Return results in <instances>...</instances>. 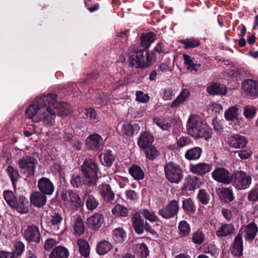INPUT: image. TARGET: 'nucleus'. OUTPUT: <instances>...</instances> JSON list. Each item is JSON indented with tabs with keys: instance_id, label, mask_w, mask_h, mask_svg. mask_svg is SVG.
I'll list each match as a JSON object with an SVG mask.
<instances>
[{
	"instance_id": "nucleus-1",
	"label": "nucleus",
	"mask_w": 258,
	"mask_h": 258,
	"mask_svg": "<svg viewBox=\"0 0 258 258\" xmlns=\"http://www.w3.org/2000/svg\"><path fill=\"white\" fill-rule=\"evenodd\" d=\"M56 97L52 93L37 96L26 110V117L35 122L42 121L45 125H53L56 115L65 117L71 112L70 105L58 102Z\"/></svg>"
},
{
	"instance_id": "nucleus-2",
	"label": "nucleus",
	"mask_w": 258,
	"mask_h": 258,
	"mask_svg": "<svg viewBox=\"0 0 258 258\" xmlns=\"http://www.w3.org/2000/svg\"><path fill=\"white\" fill-rule=\"evenodd\" d=\"M136 45H132L128 49L130 65L136 69H145L149 67L156 60L154 52L144 49H137Z\"/></svg>"
},
{
	"instance_id": "nucleus-3",
	"label": "nucleus",
	"mask_w": 258,
	"mask_h": 258,
	"mask_svg": "<svg viewBox=\"0 0 258 258\" xmlns=\"http://www.w3.org/2000/svg\"><path fill=\"white\" fill-rule=\"evenodd\" d=\"M186 130L189 135L196 139L204 138L208 140L212 137V129L197 115L189 116L186 123Z\"/></svg>"
},
{
	"instance_id": "nucleus-4",
	"label": "nucleus",
	"mask_w": 258,
	"mask_h": 258,
	"mask_svg": "<svg viewBox=\"0 0 258 258\" xmlns=\"http://www.w3.org/2000/svg\"><path fill=\"white\" fill-rule=\"evenodd\" d=\"M98 167L97 163L93 160H86L81 167L82 173L86 179L87 185L92 186L95 185L97 179Z\"/></svg>"
},
{
	"instance_id": "nucleus-5",
	"label": "nucleus",
	"mask_w": 258,
	"mask_h": 258,
	"mask_svg": "<svg viewBox=\"0 0 258 258\" xmlns=\"http://www.w3.org/2000/svg\"><path fill=\"white\" fill-rule=\"evenodd\" d=\"M164 171L166 178L173 183H179L183 177L182 171L179 165L169 162L164 165Z\"/></svg>"
},
{
	"instance_id": "nucleus-6",
	"label": "nucleus",
	"mask_w": 258,
	"mask_h": 258,
	"mask_svg": "<svg viewBox=\"0 0 258 258\" xmlns=\"http://www.w3.org/2000/svg\"><path fill=\"white\" fill-rule=\"evenodd\" d=\"M18 164L21 171L26 174L27 176L34 175L35 172V165L38 163L37 160L33 156L26 155L20 158Z\"/></svg>"
},
{
	"instance_id": "nucleus-7",
	"label": "nucleus",
	"mask_w": 258,
	"mask_h": 258,
	"mask_svg": "<svg viewBox=\"0 0 258 258\" xmlns=\"http://www.w3.org/2000/svg\"><path fill=\"white\" fill-rule=\"evenodd\" d=\"M233 178V186L238 190L245 189L248 188L252 180L249 174L243 171H238L235 172Z\"/></svg>"
},
{
	"instance_id": "nucleus-8",
	"label": "nucleus",
	"mask_w": 258,
	"mask_h": 258,
	"mask_svg": "<svg viewBox=\"0 0 258 258\" xmlns=\"http://www.w3.org/2000/svg\"><path fill=\"white\" fill-rule=\"evenodd\" d=\"M212 177L216 181L225 184L230 183L233 179L232 174L223 167H217L212 172Z\"/></svg>"
},
{
	"instance_id": "nucleus-9",
	"label": "nucleus",
	"mask_w": 258,
	"mask_h": 258,
	"mask_svg": "<svg viewBox=\"0 0 258 258\" xmlns=\"http://www.w3.org/2000/svg\"><path fill=\"white\" fill-rule=\"evenodd\" d=\"M179 210L178 202L173 200L170 201L165 207L160 209L158 214L165 219H169L176 215Z\"/></svg>"
},
{
	"instance_id": "nucleus-10",
	"label": "nucleus",
	"mask_w": 258,
	"mask_h": 258,
	"mask_svg": "<svg viewBox=\"0 0 258 258\" xmlns=\"http://www.w3.org/2000/svg\"><path fill=\"white\" fill-rule=\"evenodd\" d=\"M24 235L26 239L29 242L38 243L41 240L39 228L33 225L27 226L24 231Z\"/></svg>"
},
{
	"instance_id": "nucleus-11",
	"label": "nucleus",
	"mask_w": 258,
	"mask_h": 258,
	"mask_svg": "<svg viewBox=\"0 0 258 258\" xmlns=\"http://www.w3.org/2000/svg\"><path fill=\"white\" fill-rule=\"evenodd\" d=\"M62 199L66 202V204L70 206L71 209L75 210L78 209L81 202V199L78 195L72 190H69L63 194Z\"/></svg>"
},
{
	"instance_id": "nucleus-12",
	"label": "nucleus",
	"mask_w": 258,
	"mask_h": 258,
	"mask_svg": "<svg viewBox=\"0 0 258 258\" xmlns=\"http://www.w3.org/2000/svg\"><path fill=\"white\" fill-rule=\"evenodd\" d=\"M243 91L253 97H258V82L252 79L245 80L242 83Z\"/></svg>"
},
{
	"instance_id": "nucleus-13",
	"label": "nucleus",
	"mask_w": 258,
	"mask_h": 258,
	"mask_svg": "<svg viewBox=\"0 0 258 258\" xmlns=\"http://www.w3.org/2000/svg\"><path fill=\"white\" fill-rule=\"evenodd\" d=\"M38 187L41 192L46 196H51L54 190L52 182L48 178L42 177L38 180Z\"/></svg>"
},
{
	"instance_id": "nucleus-14",
	"label": "nucleus",
	"mask_w": 258,
	"mask_h": 258,
	"mask_svg": "<svg viewBox=\"0 0 258 258\" xmlns=\"http://www.w3.org/2000/svg\"><path fill=\"white\" fill-rule=\"evenodd\" d=\"M86 142L88 147L92 150L100 149L104 144L103 138L98 134L90 135L87 138Z\"/></svg>"
},
{
	"instance_id": "nucleus-15",
	"label": "nucleus",
	"mask_w": 258,
	"mask_h": 258,
	"mask_svg": "<svg viewBox=\"0 0 258 258\" xmlns=\"http://www.w3.org/2000/svg\"><path fill=\"white\" fill-rule=\"evenodd\" d=\"M247 143L246 138L238 134L230 136L228 139V144L231 147L234 148H243L246 146Z\"/></svg>"
},
{
	"instance_id": "nucleus-16",
	"label": "nucleus",
	"mask_w": 258,
	"mask_h": 258,
	"mask_svg": "<svg viewBox=\"0 0 258 258\" xmlns=\"http://www.w3.org/2000/svg\"><path fill=\"white\" fill-rule=\"evenodd\" d=\"M98 192L105 201L111 203L114 199V194L109 184H102L98 186Z\"/></svg>"
},
{
	"instance_id": "nucleus-17",
	"label": "nucleus",
	"mask_w": 258,
	"mask_h": 258,
	"mask_svg": "<svg viewBox=\"0 0 258 258\" xmlns=\"http://www.w3.org/2000/svg\"><path fill=\"white\" fill-rule=\"evenodd\" d=\"M242 231L240 230L235 237L234 243L231 249L232 254L235 256H240L243 252Z\"/></svg>"
},
{
	"instance_id": "nucleus-18",
	"label": "nucleus",
	"mask_w": 258,
	"mask_h": 258,
	"mask_svg": "<svg viewBox=\"0 0 258 258\" xmlns=\"http://www.w3.org/2000/svg\"><path fill=\"white\" fill-rule=\"evenodd\" d=\"M103 221V215L99 213H95L88 218L87 224L89 228L96 230L101 226Z\"/></svg>"
},
{
	"instance_id": "nucleus-19",
	"label": "nucleus",
	"mask_w": 258,
	"mask_h": 258,
	"mask_svg": "<svg viewBox=\"0 0 258 258\" xmlns=\"http://www.w3.org/2000/svg\"><path fill=\"white\" fill-rule=\"evenodd\" d=\"M46 195L40 191H34L31 195L30 202L35 207H42L46 204Z\"/></svg>"
},
{
	"instance_id": "nucleus-20",
	"label": "nucleus",
	"mask_w": 258,
	"mask_h": 258,
	"mask_svg": "<svg viewBox=\"0 0 258 258\" xmlns=\"http://www.w3.org/2000/svg\"><path fill=\"white\" fill-rule=\"evenodd\" d=\"M29 202L24 196H20L15 202V205L12 208L16 209L18 212L21 214L27 213L29 211Z\"/></svg>"
},
{
	"instance_id": "nucleus-21",
	"label": "nucleus",
	"mask_w": 258,
	"mask_h": 258,
	"mask_svg": "<svg viewBox=\"0 0 258 258\" xmlns=\"http://www.w3.org/2000/svg\"><path fill=\"white\" fill-rule=\"evenodd\" d=\"M153 141V136L149 132H145L141 134L138 141V144L140 148L145 149L151 146Z\"/></svg>"
},
{
	"instance_id": "nucleus-22",
	"label": "nucleus",
	"mask_w": 258,
	"mask_h": 258,
	"mask_svg": "<svg viewBox=\"0 0 258 258\" xmlns=\"http://www.w3.org/2000/svg\"><path fill=\"white\" fill-rule=\"evenodd\" d=\"M212 165L206 163H199L190 166V171L195 174L203 175L210 172L212 169Z\"/></svg>"
},
{
	"instance_id": "nucleus-23",
	"label": "nucleus",
	"mask_w": 258,
	"mask_h": 258,
	"mask_svg": "<svg viewBox=\"0 0 258 258\" xmlns=\"http://www.w3.org/2000/svg\"><path fill=\"white\" fill-rule=\"evenodd\" d=\"M242 230V229H241ZM242 233L244 232V237L246 240L252 241L255 238L257 232L258 228L255 224L253 223H250L246 225L244 229L242 231Z\"/></svg>"
},
{
	"instance_id": "nucleus-24",
	"label": "nucleus",
	"mask_w": 258,
	"mask_h": 258,
	"mask_svg": "<svg viewBox=\"0 0 258 258\" xmlns=\"http://www.w3.org/2000/svg\"><path fill=\"white\" fill-rule=\"evenodd\" d=\"M132 221L136 232L139 234H142L144 232V223L140 214L136 213L133 215Z\"/></svg>"
},
{
	"instance_id": "nucleus-25",
	"label": "nucleus",
	"mask_w": 258,
	"mask_h": 258,
	"mask_svg": "<svg viewBox=\"0 0 258 258\" xmlns=\"http://www.w3.org/2000/svg\"><path fill=\"white\" fill-rule=\"evenodd\" d=\"M207 91L211 95H225L227 93V90L225 87L215 83L207 86Z\"/></svg>"
},
{
	"instance_id": "nucleus-26",
	"label": "nucleus",
	"mask_w": 258,
	"mask_h": 258,
	"mask_svg": "<svg viewBox=\"0 0 258 258\" xmlns=\"http://www.w3.org/2000/svg\"><path fill=\"white\" fill-rule=\"evenodd\" d=\"M234 230V228L232 224H224L218 228L216 234L219 237H226L231 235Z\"/></svg>"
},
{
	"instance_id": "nucleus-27",
	"label": "nucleus",
	"mask_w": 258,
	"mask_h": 258,
	"mask_svg": "<svg viewBox=\"0 0 258 258\" xmlns=\"http://www.w3.org/2000/svg\"><path fill=\"white\" fill-rule=\"evenodd\" d=\"M69 251L63 246H57L53 249L49 255V258H68Z\"/></svg>"
},
{
	"instance_id": "nucleus-28",
	"label": "nucleus",
	"mask_w": 258,
	"mask_h": 258,
	"mask_svg": "<svg viewBox=\"0 0 258 258\" xmlns=\"http://www.w3.org/2000/svg\"><path fill=\"white\" fill-rule=\"evenodd\" d=\"M202 151L201 148L196 147L187 150L185 153L184 156L188 160H196L200 158Z\"/></svg>"
},
{
	"instance_id": "nucleus-29",
	"label": "nucleus",
	"mask_w": 258,
	"mask_h": 258,
	"mask_svg": "<svg viewBox=\"0 0 258 258\" xmlns=\"http://www.w3.org/2000/svg\"><path fill=\"white\" fill-rule=\"evenodd\" d=\"M189 91L187 89L183 90L176 98L172 102L171 108H176L186 101L189 98Z\"/></svg>"
},
{
	"instance_id": "nucleus-30",
	"label": "nucleus",
	"mask_w": 258,
	"mask_h": 258,
	"mask_svg": "<svg viewBox=\"0 0 258 258\" xmlns=\"http://www.w3.org/2000/svg\"><path fill=\"white\" fill-rule=\"evenodd\" d=\"M100 160L103 165L105 166H111L114 160L115 157L111 151H106L99 155Z\"/></svg>"
},
{
	"instance_id": "nucleus-31",
	"label": "nucleus",
	"mask_w": 258,
	"mask_h": 258,
	"mask_svg": "<svg viewBox=\"0 0 258 258\" xmlns=\"http://www.w3.org/2000/svg\"><path fill=\"white\" fill-rule=\"evenodd\" d=\"M112 247L113 245L111 243L103 240L98 243L96 249L97 253L102 255L106 254Z\"/></svg>"
},
{
	"instance_id": "nucleus-32",
	"label": "nucleus",
	"mask_w": 258,
	"mask_h": 258,
	"mask_svg": "<svg viewBox=\"0 0 258 258\" xmlns=\"http://www.w3.org/2000/svg\"><path fill=\"white\" fill-rule=\"evenodd\" d=\"M156 39V35L153 32L142 35L141 38V45L145 48H148Z\"/></svg>"
},
{
	"instance_id": "nucleus-33",
	"label": "nucleus",
	"mask_w": 258,
	"mask_h": 258,
	"mask_svg": "<svg viewBox=\"0 0 258 258\" xmlns=\"http://www.w3.org/2000/svg\"><path fill=\"white\" fill-rule=\"evenodd\" d=\"M112 237L116 243H121L126 239V233L125 230L121 227L116 228L113 230Z\"/></svg>"
},
{
	"instance_id": "nucleus-34",
	"label": "nucleus",
	"mask_w": 258,
	"mask_h": 258,
	"mask_svg": "<svg viewBox=\"0 0 258 258\" xmlns=\"http://www.w3.org/2000/svg\"><path fill=\"white\" fill-rule=\"evenodd\" d=\"M111 212L116 217H126L129 214V210L122 205L117 204L112 209Z\"/></svg>"
},
{
	"instance_id": "nucleus-35",
	"label": "nucleus",
	"mask_w": 258,
	"mask_h": 258,
	"mask_svg": "<svg viewBox=\"0 0 258 258\" xmlns=\"http://www.w3.org/2000/svg\"><path fill=\"white\" fill-rule=\"evenodd\" d=\"M85 195V205L87 209L90 211H93L98 206L99 201L92 195H87L86 192Z\"/></svg>"
},
{
	"instance_id": "nucleus-36",
	"label": "nucleus",
	"mask_w": 258,
	"mask_h": 258,
	"mask_svg": "<svg viewBox=\"0 0 258 258\" xmlns=\"http://www.w3.org/2000/svg\"><path fill=\"white\" fill-rule=\"evenodd\" d=\"M129 173L136 180H142L145 176V173L142 169L137 165H132L130 167Z\"/></svg>"
},
{
	"instance_id": "nucleus-37",
	"label": "nucleus",
	"mask_w": 258,
	"mask_h": 258,
	"mask_svg": "<svg viewBox=\"0 0 258 258\" xmlns=\"http://www.w3.org/2000/svg\"><path fill=\"white\" fill-rule=\"evenodd\" d=\"M139 127L137 124H132L130 123L126 122L124 123L121 126V132L122 134L127 136H132L136 131H138Z\"/></svg>"
},
{
	"instance_id": "nucleus-38",
	"label": "nucleus",
	"mask_w": 258,
	"mask_h": 258,
	"mask_svg": "<svg viewBox=\"0 0 258 258\" xmlns=\"http://www.w3.org/2000/svg\"><path fill=\"white\" fill-rule=\"evenodd\" d=\"M77 244L79 247V251L81 254L85 257L89 256L90 254V246L88 242L82 238L77 241Z\"/></svg>"
},
{
	"instance_id": "nucleus-39",
	"label": "nucleus",
	"mask_w": 258,
	"mask_h": 258,
	"mask_svg": "<svg viewBox=\"0 0 258 258\" xmlns=\"http://www.w3.org/2000/svg\"><path fill=\"white\" fill-rule=\"evenodd\" d=\"M239 107L237 105L230 107L225 112L224 117L227 121H233L238 117Z\"/></svg>"
},
{
	"instance_id": "nucleus-40",
	"label": "nucleus",
	"mask_w": 258,
	"mask_h": 258,
	"mask_svg": "<svg viewBox=\"0 0 258 258\" xmlns=\"http://www.w3.org/2000/svg\"><path fill=\"white\" fill-rule=\"evenodd\" d=\"M74 230L75 234L81 236L85 232V225L80 216H77L74 224Z\"/></svg>"
},
{
	"instance_id": "nucleus-41",
	"label": "nucleus",
	"mask_w": 258,
	"mask_h": 258,
	"mask_svg": "<svg viewBox=\"0 0 258 258\" xmlns=\"http://www.w3.org/2000/svg\"><path fill=\"white\" fill-rule=\"evenodd\" d=\"M180 42L184 45V47L185 49L197 47L200 44L199 40L195 38L182 39L180 40Z\"/></svg>"
},
{
	"instance_id": "nucleus-42",
	"label": "nucleus",
	"mask_w": 258,
	"mask_h": 258,
	"mask_svg": "<svg viewBox=\"0 0 258 258\" xmlns=\"http://www.w3.org/2000/svg\"><path fill=\"white\" fill-rule=\"evenodd\" d=\"M62 220L61 215L58 213H53L50 216L49 223L51 224V228L55 230L59 229V225Z\"/></svg>"
},
{
	"instance_id": "nucleus-43",
	"label": "nucleus",
	"mask_w": 258,
	"mask_h": 258,
	"mask_svg": "<svg viewBox=\"0 0 258 258\" xmlns=\"http://www.w3.org/2000/svg\"><path fill=\"white\" fill-rule=\"evenodd\" d=\"M7 172L11 179L13 186H15L17 180L20 177L17 169L13 166H8L7 168Z\"/></svg>"
},
{
	"instance_id": "nucleus-44",
	"label": "nucleus",
	"mask_w": 258,
	"mask_h": 258,
	"mask_svg": "<svg viewBox=\"0 0 258 258\" xmlns=\"http://www.w3.org/2000/svg\"><path fill=\"white\" fill-rule=\"evenodd\" d=\"M197 198L199 201L203 205H208L210 202V195L204 189H201L199 190L197 195Z\"/></svg>"
},
{
	"instance_id": "nucleus-45",
	"label": "nucleus",
	"mask_w": 258,
	"mask_h": 258,
	"mask_svg": "<svg viewBox=\"0 0 258 258\" xmlns=\"http://www.w3.org/2000/svg\"><path fill=\"white\" fill-rule=\"evenodd\" d=\"M71 183L74 187L79 188L84 184H87V182H86V179L84 178L83 180L80 175L74 174L72 176Z\"/></svg>"
},
{
	"instance_id": "nucleus-46",
	"label": "nucleus",
	"mask_w": 258,
	"mask_h": 258,
	"mask_svg": "<svg viewBox=\"0 0 258 258\" xmlns=\"http://www.w3.org/2000/svg\"><path fill=\"white\" fill-rule=\"evenodd\" d=\"M179 234L182 237L188 235L190 232L189 225L186 221H180L178 225Z\"/></svg>"
},
{
	"instance_id": "nucleus-47",
	"label": "nucleus",
	"mask_w": 258,
	"mask_h": 258,
	"mask_svg": "<svg viewBox=\"0 0 258 258\" xmlns=\"http://www.w3.org/2000/svg\"><path fill=\"white\" fill-rule=\"evenodd\" d=\"M182 209L186 212L194 213L196 211V206L190 199H186L182 201Z\"/></svg>"
},
{
	"instance_id": "nucleus-48",
	"label": "nucleus",
	"mask_w": 258,
	"mask_h": 258,
	"mask_svg": "<svg viewBox=\"0 0 258 258\" xmlns=\"http://www.w3.org/2000/svg\"><path fill=\"white\" fill-rule=\"evenodd\" d=\"M3 195L6 202L10 207H12L15 205V202L17 199L12 191L5 190Z\"/></svg>"
},
{
	"instance_id": "nucleus-49",
	"label": "nucleus",
	"mask_w": 258,
	"mask_h": 258,
	"mask_svg": "<svg viewBox=\"0 0 258 258\" xmlns=\"http://www.w3.org/2000/svg\"><path fill=\"white\" fill-rule=\"evenodd\" d=\"M256 113V109L253 106L248 105L243 107V115L248 119L254 117Z\"/></svg>"
},
{
	"instance_id": "nucleus-50",
	"label": "nucleus",
	"mask_w": 258,
	"mask_h": 258,
	"mask_svg": "<svg viewBox=\"0 0 258 258\" xmlns=\"http://www.w3.org/2000/svg\"><path fill=\"white\" fill-rule=\"evenodd\" d=\"M205 240V236L203 232L200 230L192 234V241L196 244L201 245Z\"/></svg>"
},
{
	"instance_id": "nucleus-51",
	"label": "nucleus",
	"mask_w": 258,
	"mask_h": 258,
	"mask_svg": "<svg viewBox=\"0 0 258 258\" xmlns=\"http://www.w3.org/2000/svg\"><path fill=\"white\" fill-rule=\"evenodd\" d=\"M153 122L163 131H169L171 129V123L166 120L159 118H154Z\"/></svg>"
},
{
	"instance_id": "nucleus-52",
	"label": "nucleus",
	"mask_w": 258,
	"mask_h": 258,
	"mask_svg": "<svg viewBox=\"0 0 258 258\" xmlns=\"http://www.w3.org/2000/svg\"><path fill=\"white\" fill-rule=\"evenodd\" d=\"M145 151L146 157L149 160H153L159 155L157 149L153 146L148 147Z\"/></svg>"
},
{
	"instance_id": "nucleus-53",
	"label": "nucleus",
	"mask_w": 258,
	"mask_h": 258,
	"mask_svg": "<svg viewBox=\"0 0 258 258\" xmlns=\"http://www.w3.org/2000/svg\"><path fill=\"white\" fill-rule=\"evenodd\" d=\"M85 114L86 118H88L91 120H99V115L96 111L92 108L86 109Z\"/></svg>"
},
{
	"instance_id": "nucleus-54",
	"label": "nucleus",
	"mask_w": 258,
	"mask_h": 258,
	"mask_svg": "<svg viewBox=\"0 0 258 258\" xmlns=\"http://www.w3.org/2000/svg\"><path fill=\"white\" fill-rule=\"evenodd\" d=\"M221 196L226 200L232 201L234 200V196L232 190L228 188H223L221 190Z\"/></svg>"
},
{
	"instance_id": "nucleus-55",
	"label": "nucleus",
	"mask_w": 258,
	"mask_h": 258,
	"mask_svg": "<svg viewBox=\"0 0 258 258\" xmlns=\"http://www.w3.org/2000/svg\"><path fill=\"white\" fill-rule=\"evenodd\" d=\"M183 58L184 60V63L187 66V69L190 72L193 71V64L195 61V58H192L188 54H184L183 55Z\"/></svg>"
},
{
	"instance_id": "nucleus-56",
	"label": "nucleus",
	"mask_w": 258,
	"mask_h": 258,
	"mask_svg": "<svg viewBox=\"0 0 258 258\" xmlns=\"http://www.w3.org/2000/svg\"><path fill=\"white\" fill-rule=\"evenodd\" d=\"M142 213L146 220L151 222H155L158 220V218L153 212H150L148 209L143 210Z\"/></svg>"
},
{
	"instance_id": "nucleus-57",
	"label": "nucleus",
	"mask_w": 258,
	"mask_h": 258,
	"mask_svg": "<svg viewBox=\"0 0 258 258\" xmlns=\"http://www.w3.org/2000/svg\"><path fill=\"white\" fill-rule=\"evenodd\" d=\"M247 199L251 202H255L258 200V187L252 188L249 191Z\"/></svg>"
},
{
	"instance_id": "nucleus-58",
	"label": "nucleus",
	"mask_w": 258,
	"mask_h": 258,
	"mask_svg": "<svg viewBox=\"0 0 258 258\" xmlns=\"http://www.w3.org/2000/svg\"><path fill=\"white\" fill-rule=\"evenodd\" d=\"M175 95L173 90L169 88H166L163 91L162 98L164 100H171Z\"/></svg>"
},
{
	"instance_id": "nucleus-59",
	"label": "nucleus",
	"mask_w": 258,
	"mask_h": 258,
	"mask_svg": "<svg viewBox=\"0 0 258 258\" xmlns=\"http://www.w3.org/2000/svg\"><path fill=\"white\" fill-rule=\"evenodd\" d=\"M243 71L241 68L230 69L228 71V75L232 78H238L242 75Z\"/></svg>"
},
{
	"instance_id": "nucleus-60",
	"label": "nucleus",
	"mask_w": 258,
	"mask_h": 258,
	"mask_svg": "<svg viewBox=\"0 0 258 258\" xmlns=\"http://www.w3.org/2000/svg\"><path fill=\"white\" fill-rule=\"evenodd\" d=\"M149 96L142 91H137L136 93V100L142 103L147 102L149 100Z\"/></svg>"
},
{
	"instance_id": "nucleus-61",
	"label": "nucleus",
	"mask_w": 258,
	"mask_h": 258,
	"mask_svg": "<svg viewBox=\"0 0 258 258\" xmlns=\"http://www.w3.org/2000/svg\"><path fill=\"white\" fill-rule=\"evenodd\" d=\"M139 252L140 253V256L143 258L147 257L149 253L148 248L145 243L140 244Z\"/></svg>"
},
{
	"instance_id": "nucleus-62",
	"label": "nucleus",
	"mask_w": 258,
	"mask_h": 258,
	"mask_svg": "<svg viewBox=\"0 0 258 258\" xmlns=\"http://www.w3.org/2000/svg\"><path fill=\"white\" fill-rule=\"evenodd\" d=\"M56 243L57 242L55 239L53 238H48L45 241L44 243V249L46 250L49 251L53 247L56 245Z\"/></svg>"
},
{
	"instance_id": "nucleus-63",
	"label": "nucleus",
	"mask_w": 258,
	"mask_h": 258,
	"mask_svg": "<svg viewBox=\"0 0 258 258\" xmlns=\"http://www.w3.org/2000/svg\"><path fill=\"white\" fill-rule=\"evenodd\" d=\"M190 143L189 138L186 136L180 137L177 142V146L180 148L183 147Z\"/></svg>"
},
{
	"instance_id": "nucleus-64",
	"label": "nucleus",
	"mask_w": 258,
	"mask_h": 258,
	"mask_svg": "<svg viewBox=\"0 0 258 258\" xmlns=\"http://www.w3.org/2000/svg\"><path fill=\"white\" fill-rule=\"evenodd\" d=\"M14 247L15 253L18 255H20L24 251L25 246L22 242L18 241L15 243Z\"/></svg>"
}]
</instances>
